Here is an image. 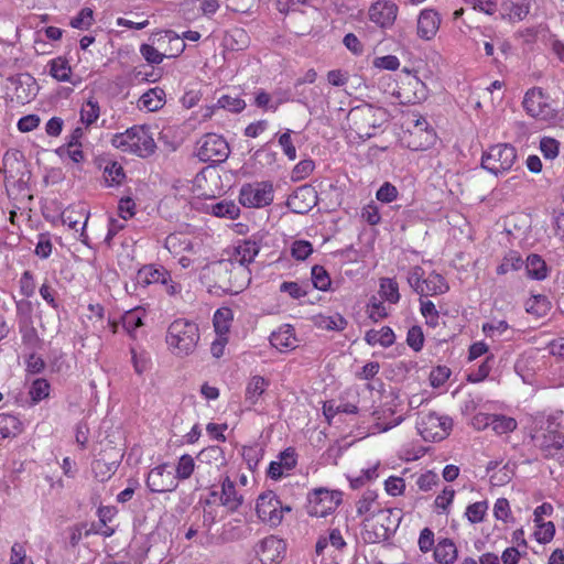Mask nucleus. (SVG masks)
Returning a JSON list of instances; mask_svg holds the SVG:
<instances>
[{
	"mask_svg": "<svg viewBox=\"0 0 564 564\" xmlns=\"http://www.w3.org/2000/svg\"><path fill=\"white\" fill-rule=\"evenodd\" d=\"M313 252L311 242L306 240H296L291 246V254L299 261L307 259Z\"/></svg>",
	"mask_w": 564,
	"mask_h": 564,
	"instance_id": "nucleus-59",
	"label": "nucleus"
},
{
	"mask_svg": "<svg viewBox=\"0 0 564 564\" xmlns=\"http://www.w3.org/2000/svg\"><path fill=\"white\" fill-rule=\"evenodd\" d=\"M197 459L200 463L207 464L221 463L224 460V453L219 446L213 445L202 449L197 455Z\"/></svg>",
	"mask_w": 564,
	"mask_h": 564,
	"instance_id": "nucleus-56",
	"label": "nucleus"
},
{
	"mask_svg": "<svg viewBox=\"0 0 564 564\" xmlns=\"http://www.w3.org/2000/svg\"><path fill=\"white\" fill-rule=\"evenodd\" d=\"M221 260H228L234 271L236 270V265L243 270L247 262V239H238L235 243L228 246L223 251Z\"/></svg>",
	"mask_w": 564,
	"mask_h": 564,
	"instance_id": "nucleus-24",
	"label": "nucleus"
},
{
	"mask_svg": "<svg viewBox=\"0 0 564 564\" xmlns=\"http://www.w3.org/2000/svg\"><path fill=\"white\" fill-rule=\"evenodd\" d=\"M93 22L94 11L88 7H85L78 12L76 17L72 18L69 24L74 29L88 30Z\"/></svg>",
	"mask_w": 564,
	"mask_h": 564,
	"instance_id": "nucleus-52",
	"label": "nucleus"
},
{
	"mask_svg": "<svg viewBox=\"0 0 564 564\" xmlns=\"http://www.w3.org/2000/svg\"><path fill=\"white\" fill-rule=\"evenodd\" d=\"M442 18L434 9H423L417 17L416 32L422 40L435 37L441 26Z\"/></svg>",
	"mask_w": 564,
	"mask_h": 564,
	"instance_id": "nucleus-19",
	"label": "nucleus"
},
{
	"mask_svg": "<svg viewBox=\"0 0 564 564\" xmlns=\"http://www.w3.org/2000/svg\"><path fill=\"white\" fill-rule=\"evenodd\" d=\"M517 161V150L509 143H498L482 153L481 166L498 176L509 172Z\"/></svg>",
	"mask_w": 564,
	"mask_h": 564,
	"instance_id": "nucleus-7",
	"label": "nucleus"
},
{
	"mask_svg": "<svg viewBox=\"0 0 564 564\" xmlns=\"http://www.w3.org/2000/svg\"><path fill=\"white\" fill-rule=\"evenodd\" d=\"M3 173L6 186L17 188L19 193L28 189L31 172L21 151L8 150L3 155Z\"/></svg>",
	"mask_w": 564,
	"mask_h": 564,
	"instance_id": "nucleus-6",
	"label": "nucleus"
},
{
	"mask_svg": "<svg viewBox=\"0 0 564 564\" xmlns=\"http://www.w3.org/2000/svg\"><path fill=\"white\" fill-rule=\"evenodd\" d=\"M195 463L191 455L184 454L180 457L178 464L176 466V476L175 479H187L192 476L194 471Z\"/></svg>",
	"mask_w": 564,
	"mask_h": 564,
	"instance_id": "nucleus-58",
	"label": "nucleus"
},
{
	"mask_svg": "<svg viewBox=\"0 0 564 564\" xmlns=\"http://www.w3.org/2000/svg\"><path fill=\"white\" fill-rule=\"evenodd\" d=\"M361 217L369 225H378L381 221L379 206L375 202H370L362 208Z\"/></svg>",
	"mask_w": 564,
	"mask_h": 564,
	"instance_id": "nucleus-63",
	"label": "nucleus"
},
{
	"mask_svg": "<svg viewBox=\"0 0 564 564\" xmlns=\"http://www.w3.org/2000/svg\"><path fill=\"white\" fill-rule=\"evenodd\" d=\"M518 426L517 421L507 415L494 414L491 429L497 435L509 434Z\"/></svg>",
	"mask_w": 564,
	"mask_h": 564,
	"instance_id": "nucleus-45",
	"label": "nucleus"
},
{
	"mask_svg": "<svg viewBox=\"0 0 564 564\" xmlns=\"http://www.w3.org/2000/svg\"><path fill=\"white\" fill-rule=\"evenodd\" d=\"M532 438L536 445L541 449L547 452V454H551L553 449H564V435L558 431L552 434H546L543 432L541 435H532Z\"/></svg>",
	"mask_w": 564,
	"mask_h": 564,
	"instance_id": "nucleus-31",
	"label": "nucleus"
},
{
	"mask_svg": "<svg viewBox=\"0 0 564 564\" xmlns=\"http://www.w3.org/2000/svg\"><path fill=\"white\" fill-rule=\"evenodd\" d=\"M403 512L398 508L381 509L373 517L362 520L361 535L367 543H380L388 540L399 528Z\"/></svg>",
	"mask_w": 564,
	"mask_h": 564,
	"instance_id": "nucleus-1",
	"label": "nucleus"
},
{
	"mask_svg": "<svg viewBox=\"0 0 564 564\" xmlns=\"http://www.w3.org/2000/svg\"><path fill=\"white\" fill-rule=\"evenodd\" d=\"M50 74L58 82H70L72 68L65 57L58 56L48 63Z\"/></svg>",
	"mask_w": 564,
	"mask_h": 564,
	"instance_id": "nucleus-36",
	"label": "nucleus"
},
{
	"mask_svg": "<svg viewBox=\"0 0 564 564\" xmlns=\"http://www.w3.org/2000/svg\"><path fill=\"white\" fill-rule=\"evenodd\" d=\"M530 12V4L527 0L508 1L501 6V17L511 22L522 21Z\"/></svg>",
	"mask_w": 564,
	"mask_h": 564,
	"instance_id": "nucleus-26",
	"label": "nucleus"
},
{
	"mask_svg": "<svg viewBox=\"0 0 564 564\" xmlns=\"http://www.w3.org/2000/svg\"><path fill=\"white\" fill-rule=\"evenodd\" d=\"M434 558L440 564H452L457 558V547L449 539L440 541L434 549Z\"/></svg>",
	"mask_w": 564,
	"mask_h": 564,
	"instance_id": "nucleus-33",
	"label": "nucleus"
},
{
	"mask_svg": "<svg viewBox=\"0 0 564 564\" xmlns=\"http://www.w3.org/2000/svg\"><path fill=\"white\" fill-rule=\"evenodd\" d=\"M551 310V303L545 295H532L525 302V311L536 317H542Z\"/></svg>",
	"mask_w": 564,
	"mask_h": 564,
	"instance_id": "nucleus-38",
	"label": "nucleus"
},
{
	"mask_svg": "<svg viewBox=\"0 0 564 564\" xmlns=\"http://www.w3.org/2000/svg\"><path fill=\"white\" fill-rule=\"evenodd\" d=\"M104 177L109 186L120 185L126 178V173L120 163L109 161L104 167Z\"/></svg>",
	"mask_w": 564,
	"mask_h": 564,
	"instance_id": "nucleus-42",
	"label": "nucleus"
},
{
	"mask_svg": "<svg viewBox=\"0 0 564 564\" xmlns=\"http://www.w3.org/2000/svg\"><path fill=\"white\" fill-rule=\"evenodd\" d=\"M406 343L414 351H420L423 348L424 334L420 326H412L408 330Z\"/></svg>",
	"mask_w": 564,
	"mask_h": 564,
	"instance_id": "nucleus-61",
	"label": "nucleus"
},
{
	"mask_svg": "<svg viewBox=\"0 0 564 564\" xmlns=\"http://www.w3.org/2000/svg\"><path fill=\"white\" fill-rule=\"evenodd\" d=\"M405 279L410 289L421 297L443 295L449 290L448 282L441 273L431 271L426 274L420 265L409 268Z\"/></svg>",
	"mask_w": 564,
	"mask_h": 564,
	"instance_id": "nucleus-5",
	"label": "nucleus"
},
{
	"mask_svg": "<svg viewBox=\"0 0 564 564\" xmlns=\"http://www.w3.org/2000/svg\"><path fill=\"white\" fill-rule=\"evenodd\" d=\"M231 321L232 311L229 307H220L215 312L213 324L218 337H223L228 334Z\"/></svg>",
	"mask_w": 564,
	"mask_h": 564,
	"instance_id": "nucleus-37",
	"label": "nucleus"
},
{
	"mask_svg": "<svg viewBox=\"0 0 564 564\" xmlns=\"http://www.w3.org/2000/svg\"><path fill=\"white\" fill-rule=\"evenodd\" d=\"M314 167L315 164L313 160H302L294 166L292 171V180L301 181L306 178L314 171Z\"/></svg>",
	"mask_w": 564,
	"mask_h": 564,
	"instance_id": "nucleus-62",
	"label": "nucleus"
},
{
	"mask_svg": "<svg viewBox=\"0 0 564 564\" xmlns=\"http://www.w3.org/2000/svg\"><path fill=\"white\" fill-rule=\"evenodd\" d=\"M197 158L202 162H210L212 165L227 160L230 149L228 142L216 133H207L197 142Z\"/></svg>",
	"mask_w": 564,
	"mask_h": 564,
	"instance_id": "nucleus-12",
	"label": "nucleus"
},
{
	"mask_svg": "<svg viewBox=\"0 0 564 564\" xmlns=\"http://www.w3.org/2000/svg\"><path fill=\"white\" fill-rule=\"evenodd\" d=\"M341 501L343 492L340 490L315 488L307 495V513L312 517L325 518L333 513Z\"/></svg>",
	"mask_w": 564,
	"mask_h": 564,
	"instance_id": "nucleus-9",
	"label": "nucleus"
},
{
	"mask_svg": "<svg viewBox=\"0 0 564 564\" xmlns=\"http://www.w3.org/2000/svg\"><path fill=\"white\" fill-rule=\"evenodd\" d=\"M291 511V506H283L278 496L271 490L261 494L256 501L258 518L272 528L279 527L283 521L284 513Z\"/></svg>",
	"mask_w": 564,
	"mask_h": 564,
	"instance_id": "nucleus-10",
	"label": "nucleus"
},
{
	"mask_svg": "<svg viewBox=\"0 0 564 564\" xmlns=\"http://www.w3.org/2000/svg\"><path fill=\"white\" fill-rule=\"evenodd\" d=\"M312 282L314 286L321 291H327L330 286V278L327 271L321 265L312 268Z\"/></svg>",
	"mask_w": 564,
	"mask_h": 564,
	"instance_id": "nucleus-57",
	"label": "nucleus"
},
{
	"mask_svg": "<svg viewBox=\"0 0 564 564\" xmlns=\"http://www.w3.org/2000/svg\"><path fill=\"white\" fill-rule=\"evenodd\" d=\"M50 383L44 378L35 379L30 388V395L33 402L37 403L50 394Z\"/></svg>",
	"mask_w": 564,
	"mask_h": 564,
	"instance_id": "nucleus-51",
	"label": "nucleus"
},
{
	"mask_svg": "<svg viewBox=\"0 0 564 564\" xmlns=\"http://www.w3.org/2000/svg\"><path fill=\"white\" fill-rule=\"evenodd\" d=\"M274 199V188L271 182H259L249 185V206L262 208L271 205Z\"/></svg>",
	"mask_w": 564,
	"mask_h": 564,
	"instance_id": "nucleus-23",
	"label": "nucleus"
},
{
	"mask_svg": "<svg viewBox=\"0 0 564 564\" xmlns=\"http://www.w3.org/2000/svg\"><path fill=\"white\" fill-rule=\"evenodd\" d=\"M330 545L335 550L341 551L346 546V541L339 529H332L328 535H322L318 538L315 552L317 555H322L324 550Z\"/></svg>",
	"mask_w": 564,
	"mask_h": 564,
	"instance_id": "nucleus-30",
	"label": "nucleus"
},
{
	"mask_svg": "<svg viewBox=\"0 0 564 564\" xmlns=\"http://www.w3.org/2000/svg\"><path fill=\"white\" fill-rule=\"evenodd\" d=\"M382 508L378 502V495L375 491L367 490L362 494L359 500L356 503V512L358 516L362 517H373L377 512H379Z\"/></svg>",
	"mask_w": 564,
	"mask_h": 564,
	"instance_id": "nucleus-29",
	"label": "nucleus"
},
{
	"mask_svg": "<svg viewBox=\"0 0 564 564\" xmlns=\"http://www.w3.org/2000/svg\"><path fill=\"white\" fill-rule=\"evenodd\" d=\"M269 386L263 377L254 376L249 382V403H256Z\"/></svg>",
	"mask_w": 564,
	"mask_h": 564,
	"instance_id": "nucleus-53",
	"label": "nucleus"
},
{
	"mask_svg": "<svg viewBox=\"0 0 564 564\" xmlns=\"http://www.w3.org/2000/svg\"><path fill=\"white\" fill-rule=\"evenodd\" d=\"M426 123L424 120L421 122L420 120L416 121L414 130L411 132V135L413 138L416 137H424L423 141L415 142L413 141V149L414 150H424L427 149L430 145H432L435 142V133L432 129H423V124Z\"/></svg>",
	"mask_w": 564,
	"mask_h": 564,
	"instance_id": "nucleus-43",
	"label": "nucleus"
},
{
	"mask_svg": "<svg viewBox=\"0 0 564 564\" xmlns=\"http://www.w3.org/2000/svg\"><path fill=\"white\" fill-rule=\"evenodd\" d=\"M254 552L261 564H278L285 555L286 543L275 535H269L256 544Z\"/></svg>",
	"mask_w": 564,
	"mask_h": 564,
	"instance_id": "nucleus-15",
	"label": "nucleus"
},
{
	"mask_svg": "<svg viewBox=\"0 0 564 564\" xmlns=\"http://www.w3.org/2000/svg\"><path fill=\"white\" fill-rule=\"evenodd\" d=\"M394 333L388 327L383 326L380 329H370L365 335V340L370 346L390 347L394 343Z\"/></svg>",
	"mask_w": 564,
	"mask_h": 564,
	"instance_id": "nucleus-32",
	"label": "nucleus"
},
{
	"mask_svg": "<svg viewBox=\"0 0 564 564\" xmlns=\"http://www.w3.org/2000/svg\"><path fill=\"white\" fill-rule=\"evenodd\" d=\"M318 325L321 328L326 330H343L347 326V319L343 315L336 313L330 316H321Z\"/></svg>",
	"mask_w": 564,
	"mask_h": 564,
	"instance_id": "nucleus-50",
	"label": "nucleus"
},
{
	"mask_svg": "<svg viewBox=\"0 0 564 564\" xmlns=\"http://www.w3.org/2000/svg\"><path fill=\"white\" fill-rule=\"evenodd\" d=\"M246 518H236L229 520L224 524L221 539L226 542H231L240 539L245 532Z\"/></svg>",
	"mask_w": 564,
	"mask_h": 564,
	"instance_id": "nucleus-39",
	"label": "nucleus"
},
{
	"mask_svg": "<svg viewBox=\"0 0 564 564\" xmlns=\"http://www.w3.org/2000/svg\"><path fill=\"white\" fill-rule=\"evenodd\" d=\"M135 281L141 288L156 283L167 284L170 281V272L162 265L145 264L138 270Z\"/></svg>",
	"mask_w": 564,
	"mask_h": 564,
	"instance_id": "nucleus-20",
	"label": "nucleus"
},
{
	"mask_svg": "<svg viewBox=\"0 0 564 564\" xmlns=\"http://www.w3.org/2000/svg\"><path fill=\"white\" fill-rule=\"evenodd\" d=\"M398 97L401 104H420L427 98V87L417 76H410L399 88Z\"/></svg>",
	"mask_w": 564,
	"mask_h": 564,
	"instance_id": "nucleus-18",
	"label": "nucleus"
},
{
	"mask_svg": "<svg viewBox=\"0 0 564 564\" xmlns=\"http://www.w3.org/2000/svg\"><path fill=\"white\" fill-rule=\"evenodd\" d=\"M140 53L149 64H160L166 57L165 54L159 52L150 44H142L140 46Z\"/></svg>",
	"mask_w": 564,
	"mask_h": 564,
	"instance_id": "nucleus-64",
	"label": "nucleus"
},
{
	"mask_svg": "<svg viewBox=\"0 0 564 564\" xmlns=\"http://www.w3.org/2000/svg\"><path fill=\"white\" fill-rule=\"evenodd\" d=\"M348 119L352 122L359 137L371 138L387 120V113L382 108L365 105L350 110Z\"/></svg>",
	"mask_w": 564,
	"mask_h": 564,
	"instance_id": "nucleus-8",
	"label": "nucleus"
},
{
	"mask_svg": "<svg viewBox=\"0 0 564 564\" xmlns=\"http://www.w3.org/2000/svg\"><path fill=\"white\" fill-rule=\"evenodd\" d=\"M14 87L15 100L19 104L30 102L35 97L36 83L30 74H19L10 78Z\"/></svg>",
	"mask_w": 564,
	"mask_h": 564,
	"instance_id": "nucleus-22",
	"label": "nucleus"
},
{
	"mask_svg": "<svg viewBox=\"0 0 564 564\" xmlns=\"http://www.w3.org/2000/svg\"><path fill=\"white\" fill-rule=\"evenodd\" d=\"M213 215L235 219L239 216L240 208L232 200H221L212 206Z\"/></svg>",
	"mask_w": 564,
	"mask_h": 564,
	"instance_id": "nucleus-47",
	"label": "nucleus"
},
{
	"mask_svg": "<svg viewBox=\"0 0 564 564\" xmlns=\"http://www.w3.org/2000/svg\"><path fill=\"white\" fill-rule=\"evenodd\" d=\"M522 106L530 117L541 121H551L557 115L550 96L539 87H533L525 93Z\"/></svg>",
	"mask_w": 564,
	"mask_h": 564,
	"instance_id": "nucleus-11",
	"label": "nucleus"
},
{
	"mask_svg": "<svg viewBox=\"0 0 564 564\" xmlns=\"http://www.w3.org/2000/svg\"><path fill=\"white\" fill-rule=\"evenodd\" d=\"M527 275L532 280H544L547 276L545 261L539 254H530L525 261Z\"/></svg>",
	"mask_w": 564,
	"mask_h": 564,
	"instance_id": "nucleus-34",
	"label": "nucleus"
},
{
	"mask_svg": "<svg viewBox=\"0 0 564 564\" xmlns=\"http://www.w3.org/2000/svg\"><path fill=\"white\" fill-rule=\"evenodd\" d=\"M561 417L562 411H555L550 414L536 413L535 415H532V435H541L543 432L546 434H552L558 431L561 426Z\"/></svg>",
	"mask_w": 564,
	"mask_h": 564,
	"instance_id": "nucleus-21",
	"label": "nucleus"
},
{
	"mask_svg": "<svg viewBox=\"0 0 564 564\" xmlns=\"http://www.w3.org/2000/svg\"><path fill=\"white\" fill-rule=\"evenodd\" d=\"M198 196L215 198L223 193L221 177L215 165L204 167L194 178Z\"/></svg>",
	"mask_w": 564,
	"mask_h": 564,
	"instance_id": "nucleus-14",
	"label": "nucleus"
},
{
	"mask_svg": "<svg viewBox=\"0 0 564 564\" xmlns=\"http://www.w3.org/2000/svg\"><path fill=\"white\" fill-rule=\"evenodd\" d=\"M420 311L429 326L436 327L438 325L440 313L436 310V306L432 301L421 300L420 301Z\"/></svg>",
	"mask_w": 564,
	"mask_h": 564,
	"instance_id": "nucleus-49",
	"label": "nucleus"
},
{
	"mask_svg": "<svg viewBox=\"0 0 564 564\" xmlns=\"http://www.w3.org/2000/svg\"><path fill=\"white\" fill-rule=\"evenodd\" d=\"M453 422L448 416L434 412L421 414L416 421V430L425 441H442L451 432Z\"/></svg>",
	"mask_w": 564,
	"mask_h": 564,
	"instance_id": "nucleus-13",
	"label": "nucleus"
},
{
	"mask_svg": "<svg viewBox=\"0 0 564 564\" xmlns=\"http://www.w3.org/2000/svg\"><path fill=\"white\" fill-rule=\"evenodd\" d=\"M147 487L151 492H170L177 487L175 476L167 470V464H161L150 470L147 477Z\"/></svg>",
	"mask_w": 564,
	"mask_h": 564,
	"instance_id": "nucleus-17",
	"label": "nucleus"
},
{
	"mask_svg": "<svg viewBox=\"0 0 564 564\" xmlns=\"http://www.w3.org/2000/svg\"><path fill=\"white\" fill-rule=\"evenodd\" d=\"M270 343L279 350H286L295 347L296 338L294 329L290 325H284L270 336Z\"/></svg>",
	"mask_w": 564,
	"mask_h": 564,
	"instance_id": "nucleus-28",
	"label": "nucleus"
},
{
	"mask_svg": "<svg viewBox=\"0 0 564 564\" xmlns=\"http://www.w3.org/2000/svg\"><path fill=\"white\" fill-rule=\"evenodd\" d=\"M130 352L134 371L141 376L150 368V355L147 351L138 352L134 347L130 348Z\"/></svg>",
	"mask_w": 564,
	"mask_h": 564,
	"instance_id": "nucleus-54",
	"label": "nucleus"
},
{
	"mask_svg": "<svg viewBox=\"0 0 564 564\" xmlns=\"http://www.w3.org/2000/svg\"><path fill=\"white\" fill-rule=\"evenodd\" d=\"M523 260L518 251H509L497 267V274L505 275L511 271H518L523 265Z\"/></svg>",
	"mask_w": 564,
	"mask_h": 564,
	"instance_id": "nucleus-41",
	"label": "nucleus"
},
{
	"mask_svg": "<svg viewBox=\"0 0 564 564\" xmlns=\"http://www.w3.org/2000/svg\"><path fill=\"white\" fill-rule=\"evenodd\" d=\"M199 278L212 294L221 295L236 292L234 290V281L237 278V273L231 270V264L228 260L208 263L202 269Z\"/></svg>",
	"mask_w": 564,
	"mask_h": 564,
	"instance_id": "nucleus-4",
	"label": "nucleus"
},
{
	"mask_svg": "<svg viewBox=\"0 0 564 564\" xmlns=\"http://www.w3.org/2000/svg\"><path fill=\"white\" fill-rule=\"evenodd\" d=\"M144 312L139 307L126 312L121 318L122 327L131 336L134 337V332L143 325Z\"/></svg>",
	"mask_w": 564,
	"mask_h": 564,
	"instance_id": "nucleus-40",
	"label": "nucleus"
},
{
	"mask_svg": "<svg viewBox=\"0 0 564 564\" xmlns=\"http://www.w3.org/2000/svg\"><path fill=\"white\" fill-rule=\"evenodd\" d=\"M380 296L391 304L400 301L399 285L395 280L390 278H382L380 280Z\"/></svg>",
	"mask_w": 564,
	"mask_h": 564,
	"instance_id": "nucleus-44",
	"label": "nucleus"
},
{
	"mask_svg": "<svg viewBox=\"0 0 564 564\" xmlns=\"http://www.w3.org/2000/svg\"><path fill=\"white\" fill-rule=\"evenodd\" d=\"M536 524V531L534 532V536L540 543H549L555 533V527L553 522H540Z\"/></svg>",
	"mask_w": 564,
	"mask_h": 564,
	"instance_id": "nucleus-60",
	"label": "nucleus"
},
{
	"mask_svg": "<svg viewBox=\"0 0 564 564\" xmlns=\"http://www.w3.org/2000/svg\"><path fill=\"white\" fill-rule=\"evenodd\" d=\"M21 432L22 423L17 416L0 413V438L17 436Z\"/></svg>",
	"mask_w": 564,
	"mask_h": 564,
	"instance_id": "nucleus-35",
	"label": "nucleus"
},
{
	"mask_svg": "<svg viewBox=\"0 0 564 564\" xmlns=\"http://www.w3.org/2000/svg\"><path fill=\"white\" fill-rule=\"evenodd\" d=\"M199 341L198 325L185 318H177L167 328L166 343L174 355L185 357L194 352Z\"/></svg>",
	"mask_w": 564,
	"mask_h": 564,
	"instance_id": "nucleus-2",
	"label": "nucleus"
},
{
	"mask_svg": "<svg viewBox=\"0 0 564 564\" xmlns=\"http://www.w3.org/2000/svg\"><path fill=\"white\" fill-rule=\"evenodd\" d=\"M100 115L98 101L88 99L86 106L80 110V120L86 124H93Z\"/></svg>",
	"mask_w": 564,
	"mask_h": 564,
	"instance_id": "nucleus-55",
	"label": "nucleus"
},
{
	"mask_svg": "<svg viewBox=\"0 0 564 564\" xmlns=\"http://www.w3.org/2000/svg\"><path fill=\"white\" fill-rule=\"evenodd\" d=\"M399 7L391 0H376L368 9V18L381 29H391L398 18Z\"/></svg>",
	"mask_w": 564,
	"mask_h": 564,
	"instance_id": "nucleus-16",
	"label": "nucleus"
},
{
	"mask_svg": "<svg viewBox=\"0 0 564 564\" xmlns=\"http://www.w3.org/2000/svg\"><path fill=\"white\" fill-rule=\"evenodd\" d=\"M220 502L231 512L243 503V495L237 491L235 481L228 476L221 482Z\"/></svg>",
	"mask_w": 564,
	"mask_h": 564,
	"instance_id": "nucleus-25",
	"label": "nucleus"
},
{
	"mask_svg": "<svg viewBox=\"0 0 564 564\" xmlns=\"http://www.w3.org/2000/svg\"><path fill=\"white\" fill-rule=\"evenodd\" d=\"M165 105V91L160 87H154L145 91L138 101L140 109L156 111Z\"/></svg>",
	"mask_w": 564,
	"mask_h": 564,
	"instance_id": "nucleus-27",
	"label": "nucleus"
},
{
	"mask_svg": "<svg viewBox=\"0 0 564 564\" xmlns=\"http://www.w3.org/2000/svg\"><path fill=\"white\" fill-rule=\"evenodd\" d=\"M217 105L219 108H224L231 112H240L247 106L246 101L242 98L231 94L220 96L218 98Z\"/></svg>",
	"mask_w": 564,
	"mask_h": 564,
	"instance_id": "nucleus-48",
	"label": "nucleus"
},
{
	"mask_svg": "<svg viewBox=\"0 0 564 564\" xmlns=\"http://www.w3.org/2000/svg\"><path fill=\"white\" fill-rule=\"evenodd\" d=\"M111 144L123 152L135 154L140 158H148L155 152L154 139L143 126H133L122 133H116Z\"/></svg>",
	"mask_w": 564,
	"mask_h": 564,
	"instance_id": "nucleus-3",
	"label": "nucleus"
},
{
	"mask_svg": "<svg viewBox=\"0 0 564 564\" xmlns=\"http://www.w3.org/2000/svg\"><path fill=\"white\" fill-rule=\"evenodd\" d=\"M488 510V502L486 500L477 501L466 508L465 516L467 520L473 523H480L485 520Z\"/></svg>",
	"mask_w": 564,
	"mask_h": 564,
	"instance_id": "nucleus-46",
	"label": "nucleus"
}]
</instances>
